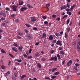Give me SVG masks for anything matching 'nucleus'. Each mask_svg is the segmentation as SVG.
Returning <instances> with one entry per match:
<instances>
[{"mask_svg":"<svg viewBox=\"0 0 80 80\" xmlns=\"http://www.w3.org/2000/svg\"><path fill=\"white\" fill-rule=\"evenodd\" d=\"M52 43H56V44L58 45H59L60 46H62V42L60 41V40H58L57 42V40H52Z\"/></svg>","mask_w":80,"mask_h":80,"instance_id":"nucleus-1","label":"nucleus"},{"mask_svg":"<svg viewBox=\"0 0 80 80\" xmlns=\"http://www.w3.org/2000/svg\"><path fill=\"white\" fill-rule=\"evenodd\" d=\"M51 61H52L53 60V61H55V62H57L58 60V58H57V56H55L54 57H52L51 58V59H49Z\"/></svg>","mask_w":80,"mask_h":80,"instance_id":"nucleus-2","label":"nucleus"},{"mask_svg":"<svg viewBox=\"0 0 80 80\" xmlns=\"http://www.w3.org/2000/svg\"><path fill=\"white\" fill-rule=\"evenodd\" d=\"M12 9H13V11L14 12H16L17 10V8L18 7L16 6H15L14 5H13L12 6Z\"/></svg>","mask_w":80,"mask_h":80,"instance_id":"nucleus-3","label":"nucleus"},{"mask_svg":"<svg viewBox=\"0 0 80 80\" xmlns=\"http://www.w3.org/2000/svg\"><path fill=\"white\" fill-rule=\"evenodd\" d=\"M27 38L28 40H31V39H32L33 37H32V36H31L30 34H29L28 35Z\"/></svg>","mask_w":80,"mask_h":80,"instance_id":"nucleus-4","label":"nucleus"},{"mask_svg":"<svg viewBox=\"0 0 80 80\" xmlns=\"http://www.w3.org/2000/svg\"><path fill=\"white\" fill-rule=\"evenodd\" d=\"M31 22H35L36 21H37V19H36L35 17H31Z\"/></svg>","mask_w":80,"mask_h":80,"instance_id":"nucleus-5","label":"nucleus"},{"mask_svg":"<svg viewBox=\"0 0 80 80\" xmlns=\"http://www.w3.org/2000/svg\"><path fill=\"white\" fill-rule=\"evenodd\" d=\"M24 3V2H23V1L19 0V5L20 6L22 5Z\"/></svg>","mask_w":80,"mask_h":80,"instance_id":"nucleus-6","label":"nucleus"},{"mask_svg":"<svg viewBox=\"0 0 80 80\" xmlns=\"http://www.w3.org/2000/svg\"><path fill=\"white\" fill-rule=\"evenodd\" d=\"M72 63H73L72 61L71 60H70L69 62H67L68 66H70V65H71V64H72Z\"/></svg>","mask_w":80,"mask_h":80,"instance_id":"nucleus-7","label":"nucleus"},{"mask_svg":"<svg viewBox=\"0 0 80 80\" xmlns=\"http://www.w3.org/2000/svg\"><path fill=\"white\" fill-rule=\"evenodd\" d=\"M66 8H67V6L65 5L62 6L61 8V10H62L63 9H66Z\"/></svg>","mask_w":80,"mask_h":80,"instance_id":"nucleus-8","label":"nucleus"},{"mask_svg":"<svg viewBox=\"0 0 80 80\" xmlns=\"http://www.w3.org/2000/svg\"><path fill=\"white\" fill-rule=\"evenodd\" d=\"M23 48V47L22 46V45L20 46L19 49V52H22Z\"/></svg>","mask_w":80,"mask_h":80,"instance_id":"nucleus-9","label":"nucleus"},{"mask_svg":"<svg viewBox=\"0 0 80 80\" xmlns=\"http://www.w3.org/2000/svg\"><path fill=\"white\" fill-rule=\"evenodd\" d=\"M27 9V8L25 7H22L21 8L20 10L21 11H24V10H26Z\"/></svg>","mask_w":80,"mask_h":80,"instance_id":"nucleus-10","label":"nucleus"},{"mask_svg":"<svg viewBox=\"0 0 80 80\" xmlns=\"http://www.w3.org/2000/svg\"><path fill=\"white\" fill-rule=\"evenodd\" d=\"M53 39V35H50L49 36V40H52Z\"/></svg>","mask_w":80,"mask_h":80,"instance_id":"nucleus-11","label":"nucleus"},{"mask_svg":"<svg viewBox=\"0 0 80 80\" xmlns=\"http://www.w3.org/2000/svg\"><path fill=\"white\" fill-rule=\"evenodd\" d=\"M12 50H13V51H14V52H17V49H15L16 48H14L13 47H12Z\"/></svg>","mask_w":80,"mask_h":80,"instance_id":"nucleus-12","label":"nucleus"},{"mask_svg":"<svg viewBox=\"0 0 80 80\" xmlns=\"http://www.w3.org/2000/svg\"><path fill=\"white\" fill-rule=\"evenodd\" d=\"M35 57H39L40 56V53L38 52H36L34 55Z\"/></svg>","mask_w":80,"mask_h":80,"instance_id":"nucleus-13","label":"nucleus"},{"mask_svg":"<svg viewBox=\"0 0 80 80\" xmlns=\"http://www.w3.org/2000/svg\"><path fill=\"white\" fill-rule=\"evenodd\" d=\"M76 6L75 5H74L72 6L71 7V8H70V11H72V10L73 9V8L75 7H76Z\"/></svg>","mask_w":80,"mask_h":80,"instance_id":"nucleus-14","label":"nucleus"},{"mask_svg":"<svg viewBox=\"0 0 80 80\" xmlns=\"http://www.w3.org/2000/svg\"><path fill=\"white\" fill-rule=\"evenodd\" d=\"M18 34L20 36H22L23 35V33L22 32H18Z\"/></svg>","mask_w":80,"mask_h":80,"instance_id":"nucleus-15","label":"nucleus"},{"mask_svg":"<svg viewBox=\"0 0 80 80\" xmlns=\"http://www.w3.org/2000/svg\"><path fill=\"white\" fill-rule=\"evenodd\" d=\"M55 35L56 36V37H58L61 36V35H60V34L59 33H58L57 32H56L55 34Z\"/></svg>","mask_w":80,"mask_h":80,"instance_id":"nucleus-16","label":"nucleus"},{"mask_svg":"<svg viewBox=\"0 0 80 80\" xmlns=\"http://www.w3.org/2000/svg\"><path fill=\"white\" fill-rule=\"evenodd\" d=\"M37 67L39 68H41V64L39 63H37Z\"/></svg>","mask_w":80,"mask_h":80,"instance_id":"nucleus-17","label":"nucleus"},{"mask_svg":"<svg viewBox=\"0 0 80 80\" xmlns=\"http://www.w3.org/2000/svg\"><path fill=\"white\" fill-rule=\"evenodd\" d=\"M57 56L58 58V60H60V59H61V58H60V54H57Z\"/></svg>","mask_w":80,"mask_h":80,"instance_id":"nucleus-18","label":"nucleus"},{"mask_svg":"<svg viewBox=\"0 0 80 80\" xmlns=\"http://www.w3.org/2000/svg\"><path fill=\"white\" fill-rule=\"evenodd\" d=\"M50 3H48L46 5V7H48V10H49V8L48 7H50Z\"/></svg>","mask_w":80,"mask_h":80,"instance_id":"nucleus-19","label":"nucleus"},{"mask_svg":"<svg viewBox=\"0 0 80 80\" xmlns=\"http://www.w3.org/2000/svg\"><path fill=\"white\" fill-rule=\"evenodd\" d=\"M65 52H63V51L62 50L60 51V55H63Z\"/></svg>","mask_w":80,"mask_h":80,"instance_id":"nucleus-20","label":"nucleus"},{"mask_svg":"<svg viewBox=\"0 0 80 80\" xmlns=\"http://www.w3.org/2000/svg\"><path fill=\"white\" fill-rule=\"evenodd\" d=\"M41 61H43V62H44L46 60V58H41Z\"/></svg>","mask_w":80,"mask_h":80,"instance_id":"nucleus-21","label":"nucleus"},{"mask_svg":"<svg viewBox=\"0 0 80 80\" xmlns=\"http://www.w3.org/2000/svg\"><path fill=\"white\" fill-rule=\"evenodd\" d=\"M27 6L28 8H33V7L32 6H30V4H27Z\"/></svg>","mask_w":80,"mask_h":80,"instance_id":"nucleus-22","label":"nucleus"},{"mask_svg":"<svg viewBox=\"0 0 80 80\" xmlns=\"http://www.w3.org/2000/svg\"><path fill=\"white\" fill-rule=\"evenodd\" d=\"M58 74H59V72L58 71L55 72L54 73V75H58Z\"/></svg>","mask_w":80,"mask_h":80,"instance_id":"nucleus-23","label":"nucleus"},{"mask_svg":"<svg viewBox=\"0 0 80 80\" xmlns=\"http://www.w3.org/2000/svg\"><path fill=\"white\" fill-rule=\"evenodd\" d=\"M15 14H12L11 15V18H14V17H15Z\"/></svg>","mask_w":80,"mask_h":80,"instance_id":"nucleus-24","label":"nucleus"},{"mask_svg":"<svg viewBox=\"0 0 80 80\" xmlns=\"http://www.w3.org/2000/svg\"><path fill=\"white\" fill-rule=\"evenodd\" d=\"M57 68H53L52 70V72H55V70H57Z\"/></svg>","mask_w":80,"mask_h":80,"instance_id":"nucleus-25","label":"nucleus"},{"mask_svg":"<svg viewBox=\"0 0 80 80\" xmlns=\"http://www.w3.org/2000/svg\"><path fill=\"white\" fill-rule=\"evenodd\" d=\"M2 15L4 17H6V14H5V12H3Z\"/></svg>","mask_w":80,"mask_h":80,"instance_id":"nucleus-26","label":"nucleus"},{"mask_svg":"<svg viewBox=\"0 0 80 80\" xmlns=\"http://www.w3.org/2000/svg\"><path fill=\"white\" fill-rule=\"evenodd\" d=\"M1 68L2 69H5V68H6V67L5 66L2 65L1 66Z\"/></svg>","mask_w":80,"mask_h":80,"instance_id":"nucleus-27","label":"nucleus"},{"mask_svg":"<svg viewBox=\"0 0 80 80\" xmlns=\"http://www.w3.org/2000/svg\"><path fill=\"white\" fill-rule=\"evenodd\" d=\"M69 22H70V19H68L67 21L66 24H67V25H68V24L69 23Z\"/></svg>","mask_w":80,"mask_h":80,"instance_id":"nucleus-28","label":"nucleus"},{"mask_svg":"<svg viewBox=\"0 0 80 80\" xmlns=\"http://www.w3.org/2000/svg\"><path fill=\"white\" fill-rule=\"evenodd\" d=\"M25 25L27 26V27H31V26L30 24H28L26 23Z\"/></svg>","mask_w":80,"mask_h":80,"instance_id":"nucleus-29","label":"nucleus"},{"mask_svg":"<svg viewBox=\"0 0 80 80\" xmlns=\"http://www.w3.org/2000/svg\"><path fill=\"white\" fill-rule=\"evenodd\" d=\"M64 37L66 38H67V37H68V35H67V34L65 33Z\"/></svg>","mask_w":80,"mask_h":80,"instance_id":"nucleus-30","label":"nucleus"},{"mask_svg":"<svg viewBox=\"0 0 80 80\" xmlns=\"http://www.w3.org/2000/svg\"><path fill=\"white\" fill-rule=\"evenodd\" d=\"M15 21L16 22H17L18 23L20 22V20H19V19H15Z\"/></svg>","mask_w":80,"mask_h":80,"instance_id":"nucleus-31","label":"nucleus"},{"mask_svg":"<svg viewBox=\"0 0 80 80\" xmlns=\"http://www.w3.org/2000/svg\"><path fill=\"white\" fill-rule=\"evenodd\" d=\"M46 36H47V34H46V33H43L42 34V37H46Z\"/></svg>","mask_w":80,"mask_h":80,"instance_id":"nucleus-32","label":"nucleus"},{"mask_svg":"<svg viewBox=\"0 0 80 80\" xmlns=\"http://www.w3.org/2000/svg\"><path fill=\"white\" fill-rule=\"evenodd\" d=\"M67 8L68 7V8H70V6H69V4H68V3L67 4Z\"/></svg>","mask_w":80,"mask_h":80,"instance_id":"nucleus-33","label":"nucleus"},{"mask_svg":"<svg viewBox=\"0 0 80 80\" xmlns=\"http://www.w3.org/2000/svg\"><path fill=\"white\" fill-rule=\"evenodd\" d=\"M70 30H71L70 28H67V32H70Z\"/></svg>","mask_w":80,"mask_h":80,"instance_id":"nucleus-34","label":"nucleus"},{"mask_svg":"<svg viewBox=\"0 0 80 80\" xmlns=\"http://www.w3.org/2000/svg\"><path fill=\"white\" fill-rule=\"evenodd\" d=\"M52 17L53 18H56V17H57V15H56L53 14L52 15Z\"/></svg>","mask_w":80,"mask_h":80,"instance_id":"nucleus-35","label":"nucleus"},{"mask_svg":"<svg viewBox=\"0 0 80 80\" xmlns=\"http://www.w3.org/2000/svg\"><path fill=\"white\" fill-rule=\"evenodd\" d=\"M66 17H67V15H65L62 18V19H64L65 18H66Z\"/></svg>","mask_w":80,"mask_h":80,"instance_id":"nucleus-36","label":"nucleus"},{"mask_svg":"<svg viewBox=\"0 0 80 80\" xmlns=\"http://www.w3.org/2000/svg\"><path fill=\"white\" fill-rule=\"evenodd\" d=\"M24 77H26V75H23L21 76V78L22 79H23V78H24Z\"/></svg>","mask_w":80,"mask_h":80,"instance_id":"nucleus-37","label":"nucleus"},{"mask_svg":"<svg viewBox=\"0 0 80 80\" xmlns=\"http://www.w3.org/2000/svg\"><path fill=\"white\" fill-rule=\"evenodd\" d=\"M13 45L15 46V47H18V45L16 43H14L13 44Z\"/></svg>","mask_w":80,"mask_h":80,"instance_id":"nucleus-38","label":"nucleus"},{"mask_svg":"<svg viewBox=\"0 0 80 80\" xmlns=\"http://www.w3.org/2000/svg\"><path fill=\"white\" fill-rule=\"evenodd\" d=\"M28 58L30 59L31 58H33V57H32V56H29L28 57Z\"/></svg>","mask_w":80,"mask_h":80,"instance_id":"nucleus-39","label":"nucleus"},{"mask_svg":"<svg viewBox=\"0 0 80 80\" xmlns=\"http://www.w3.org/2000/svg\"><path fill=\"white\" fill-rule=\"evenodd\" d=\"M17 62H19L20 63H21V62H22V59H20L19 60L18 59H16Z\"/></svg>","mask_w":80,"mask_h":80,"instance_id":"nucleus-40","label":"nucleus"},{"mask_svg":"<svg viewBox=\"0 0 80 80\" xmlns=\"http://www.w3.org/2000/svg\"><path fill=\"white\" fill-rule=\"evenodd\" d=\"M9 55L10 57H11L12 58H14V56L13 55H12V54H9Z\"/></svg>","mask_w":80,"mask_h":80,"instance_id":"nucleus-41","label":"nucleus"},{"mask_svg":"<svg viewBox=\"0 0 80 80\" xmlns=\"http://www.w3.org/2000/svg\"><path fill=\"white\" fill-rule=\"evenodd\" d=\"M5 10H7V11H9L10 10V9L9 8L7 7V8H6Z\"/></svg>","mask_w":80,"mask_h":80,"instance_id":"nucleus-42","label":"nucleus"},{"mask_svg":"<svg viewBox=\"0 0 80 80\" xmlns=\"http://www.w3.org/2000/svg\"><path fill=\"white\" fill-rule=\"evenodd\" d=\"M1 20H2V21L5 20V18L2 17L1 18Z\"/></svg>","mask_w":80,"mask_h":80,"instance_id":"nucleus-43","label":"nucleus"},{"mask_svg":"<svg viewBox=\"0 0 80 80\" xmlns=\"http://www.w3.org/2000/svg\"><path fill=\"white\" fill-rule=\"evenodd\" d=\"M57 76H53L51 77V78H52V79H54L55 78H56Z\"/></svg>","mask_w":80,"mask_h":80,"instance_id":"nucleus-44","label":"nucleus"},{"mask_svg":"<svg viewBox=\"0 0 80 80\" xmlns=\"http://www.w3.org/2000/svg\"><path fill=\"white\" fill-rule=\"evenodd\" d=\"M1 52H2V53H6V52H5V51H4V50H3V49H1Z\"/></svg>","mask_w":80,"mask_h":80,"instance_id":"nucleus-45","label":"nucleus"},{"mask_svg":"<svg viewBox=\"0 0 80 80\" xmlns=\"http://www.w3.org/2000/svg\"><path fill=\"white\" fill-rule=\"evenodd\" d=\"M54 52V50H51L50 51V53H51V54H53V53Z\"/></svg>","mask_w":80,"mask_h":80,"instance_id":"nucleus-46","label":"nucleus"},{"mask_svg":"<svg viewBox=\"0 0 80 80\" xmlns=\"http://www.w3.org/2000/svg\"><path fill=\"white\" fill-rule=\"evenodd\" d=\"M33 30H36V31H37V28L36 27H34L33 28Z\"/></svg>","mask_w":80,"mask_h":80,"instance_id":"nucleus-47","label":"nucleus"},{"mask_svg":"<svg viewBox=\"0 0 80 80\" xmlns=\"http://www.w3.org/2000/svg\"><path fill=\"white\" fill-rule=\"evenodd\" d=\"M75 65L76 66V67H79V66H80V64H78L77 63H76L75 64Z\"/></svg>","mask_w":80,"mask_h":80,"instance_id":"nucleus-48","label":"nucleus"},{"mask_svg":"<svg viewBox=\"0 0 80 80\" xmlns=\"http://www.w3.org/2000/svg\"><path fill=\"white\" fill-rule=\"evenodd\" d=\"M14 75H15L16 77H17V73L16 72H14Z\"/></svg>","mask_w":80,"mask_h":80,"instance_id":"nucleus-49","label":"nucleus"},{"mask_svg":"<svg viewBox=\"0 0 80 80\" xmlns=\"http://www.w3.org/2000/svg\"><path fill=\"white\" fill-rule=\"evenodd\" d=\"M17 38L18 39H21L22 38L21 37H20L19 36H17Z\"/></svg>","mask_w":80,"mask_h":80,"instance_id":"nucleus-50","label":"nucleus"},{"mask_svg":"<svg viewBox=\"0 0 80 80\" xmlns=\"http://www.w3.org/2000/svg\"><path fill=\"white\" fill-rule=\"evenodd\" d=\"M42 18H43V19H44V20H45V19L46 18V16H44L42 17Z\"/></svg>","mask_w":80,"mask_h":80,"instance_id":"nucleus-51","label":"nucleus"},{"mask_svg":"<svg viewBox=\"0 0 80 80\" xmlns=\"http://www.w3.org/2000/svg\"><path fill=\"white\" fill-rule=\"evenodd\" d=\"M75 70H76V71H78V69H77V67H75V66L73 68Z\"/></svg>","mask_w":80,"mask_h":80,"instance_id":"nucleus-52","label":"nucleus"},{"mask_svg":"<svg viewBox=\"0 0 80 80\" xmlns=\"http://www.w3.org/2000/svg\"><path fill=\"white\" fill-rule=\"evenodd\" d=\"M8 65L9 66H10V65H11V61H9V62L8 63Z\"/></svg>","mask_w":80,"mask_h":80,"instance_id":"nucleus-53","label":"nucleus"},{"mask_svg":"<svg viewBox=\"0 0 80 80\" xmlns=\"http://www.w3.org/2000/svg\"><path fill=\"white\" fill-rule=\"evenodd\" d=\"M72 44L73 45L75 46V45H76V42H73L72 43Z\"/></svg>","mask_w":80,"mask_h":80,"instance_id":"nucleus-54","label":"nucleus"},{"mask_svg":"<svg viewBox=\"0 0 80 80\" xmlns=\"http://www.w3.org/2000/svg\"><path fill=\"white\" fill-rule=\"evenodd\" d=\"M62 50V47H59L58 48V50Z\"/></svg>","mask_w":80,"mask_h":80,"instance_id":"nucleus-55","label":"nucleus"},{"mask_svg":"<svg viewBox=\"0 0 80 80\" xmlns=\"http://www.w3.org/2000/svg\"><path fill=\"white\" fill-rule=\"evenodd\" d=\"M3 13V11H0V15H2Z\"/></svg>","mask_w":80,"mask_h":80,"instance_id":"nucleus-56","label":"nucleus"},{"mask_svg":"<svg viewBox=\"0 0 80 80\" xmlns=\"http://www.w3.org/2000/svg\"><path fill=\"white\" fill-rule=\"evenodd\" d=\"M57 20H58V21H60V18H56Z\"/></svg>","mask_w":80,"mask_h":80,"instance_id":"nucleus-57","label":"nucleus"},{"mask_svg":"<svg viewBox=\"0 0 80 80\" xmlns=\"http://www.w3.org/2000/svg\"><path fill=\"white\" fill-rule=\"evenodd\" d=\"M23 56L25 58H27V54H24L23 55Z\"/></svg>","mask_w":80,"mask_h":80,"instance_id":"nucleus-58","label":"nucleus"},{"mask_svg":"<svg viewBox=\"0 0 80 80\" xmlns=\"http://www.w3.org/2000/svg\"><path fill=\"white\" fill-rule=\"evenodd\" d=\"M48 21H45L44 22V24H48Z\"/></svg>","mask_w":80,"mask_h":80,"instance_id":"nucleus-59","label":"nucleus"},{"mask_svg":"<svg viewBox=\"0 0 80 80\" xmlns=\"http://www.w3.org/2000/svg\"><path fill=\"white\" fill-rule=\"evenodd\" d=\"M25 32H26V33H28V31L27 29L25 30Z\"/></svg>","mask_w":80,"mask_h":80,"instance_id":"nucleus-60","label":"nucleus"},{"mask_svg":"<svg viewBox=\"0 0 80 80\" xmlns=\"http://www.w3.org/2000/svg\"><path fill=\"white\" fill-rule=\"evenodd\" d=\"M45 79H48L49 80H50V78L49 77H46Z\"/></svg>","mask_w":80,"mask_h":80,"instance_id":"nucleus-61","label":"nucleus"},{"mask_svg":"<svg viewBox=\"0 0 80 80\" xmlns=\"http://www.w3.org/2000/svg\"><path fill=\"white\" fill-rule=\"evenodd\" d=\"M65 61L64 60L62 62V65H63L64 64V63H65Z\"/></svg>","mask_w":80,"mask_h":80,"instance_id":"nucleus-62","label":"nucleus"},{"mask_svg":"<svg viewBox=\"0 0 80 80\" xmlns=\"http://www.w3.org/2000/svg\"><path fill=\"white\" fill-rule=\"evenodd\" d=\"M32 50L31 49H29V53H31V52H32Z\"/></svg>","mask_w":80,"mask_h":80,"instance_id":"nucleus-63","label":"nucleus"},{"mask_svg":"<svg viewBox=\"0 0 80 80\" xmlns=\"http://www.w3.org/2000/svg\"><path fill=\"white\" fill-rule=\"evenodd\" d=\"M12 79L13 80H16V78L15 77L12 78Z\"/></svg>","mask_w":80,"mask_h":80,"instance_id":"nucleus-64","label":"nucleus"}]
</instances>
